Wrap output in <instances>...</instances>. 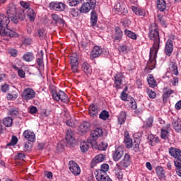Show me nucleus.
Instances as JSON below:
<instances>
[{
  "mask_svg": "<svg viewBox=\"0 0 181 181\" xmlns=\"http://www.w3.org/2000/svg\"><path fill=\"white\" fill-rule=\"evenodd\" d=\"M170 69L173 74H175V76H177L179 74V72L177 71V65H176L175 62H171L170 64Z\"/></svg>",
  "mask_w": 181,
  "mask_h": 181,
  "instance_id": "obj_42",
  "label": "nucleus"
},
{
  "mask_svg": "<svg viewBox=\"0 0 181 181\" xmlns=\"http://www.w3.org/2000/svg\"><path fill=\"white\" fill-rule=\"evenodd\" d=\"M49 8L57 12H63L66 9V4L63 2L52 1L49 3Z\"/></svg>",
  "mask_w": 181,
  "mask_h": 181,
  "instance_id": "obj_9",
  "label": "nucleus"
},
{
  "mask_svg": "<svg viewBox=\"0 0 181 181\" xmlns=\"http://www.w3.org/2000/svg\"><path fill=\"white\" fill-rule=\"evenodd\" d=\"M114 9H115V11H116V12H122V6H121V3H117L115 5Z\"/></svg>",
  "mask_w": 181,
  "mask_h": 181,
  "instance_id": "obj_52",
  "label": "nucleus"
},
{
  "mask_svg": "<svg viewBox=\"0 0 181 181\" xmlns=\"http://www.w3.org/2000/svg\"><path fill=\"white\" fill-rule=\"evenodd\" d=\"M96 6V1L95 0H91L90 4L88 3H84L82 4L81 8H79V11L81 13H88L90 11H94L95 9Z\"/></svg>",
  "mask_w": 181,
  "mask_h": 181,
  "instance_id": "obj_5",
  "label": "nucleus"
},
{
  "mask_svg": "<svg viewBox=\"0 0 181 181\" xmlns=\"http://www.w3.org/2000/svg\"><path fill=\"white\" fill-rule=\"evenodd\" d=\"M173 90H168L165 93H164L163 95V101H165L167 98H169V97H170V95L173 94Z\"/></svg>",
  "mask_w": 181,
  "mask_h": 181,
  "instance_id": "obj_49",
  "label": "nucleus"
},
{
  "mask_svg": "<svg viewBox=\"0 0 181 181\" xmlns=\"http://www.w3.org/2000/svg\"><path fill=\"white\" fill-rule=\"evenodd\" d=\"M102 135L103 129L98 127L91 132L90 137L88 139V142H90V145H91V146H96L95 142H97L98 138H100V136H102Z\"/></svg>",
  "mask_w": 181,
  "mask_h": 181,
  "instance_id": "obj_3",
  "label": "nucleus"
},
{
  "mask_svg": "<svg viewBox=\"0 0 181 181\" xmlns=\"http://www.w3.org/2000/svg\"><path fill=\"white\" fill-rule=\"evenodd\" d=\"M175 166L176 168L177 175L181 177V163H175Z\"/></svg>",
  "mask_w": 181,
  "mask_h": 181,
  "instance_id": "obj_50",
  "label": "nucleus"
},
{
  "mask_svg": "<svg viewBox=\"0 0 181 181\" xmlns=\"http://www.w3.org/2000/svg\"><path fill=\"white\" fill-rule=\"evenodd\" d=\"M110 169V165H108V164H103L100 167V170H98L95 172V173H107V172H108Z\"/></svg>",
  "mask_w": 181,
  "mask_h": 181,
  "instance_id": "obj_36",
  "label": "nucleus"
},
{
  "mask_svg": "<svg viewBox=\"0 0 181 181\" xmlns=\"http://www.w3.org/2000/svg\"><path fill=\"white\" fill-rule=\"evenodd\" d=\"M59 101H62V103L69 102V97L63 90H59Z\"/></svg>",
  "mask_w": 181,
  "mask_h": 181,
  "instance_id": "obj_38",
  "label": "nucleus"
},
{
  "mask_svg": "<svg viewBox=\"0 0 181 181\" xmlns=\"http://www.w3.org/2000/svg\"><path fill=\"white\" fill-rule=\"evenodd\" d=\"M23 60L25 62H32L33 59H35V57L33 56V53L32 52H26L23 57Z\"/></svg>",
  "mask_w": 181,
  "mask_h": 181,
  "instance_id": "obj_40",
  "label": "nucleus"
},
{
  "mask_svg": "<svg viewBox=\"0 0 181 181\" xmlns=\"http://www.w3.org/2000/svg\"><path fill=\"white\" fill-rule=\"evenodd\" d=\"M82 70L87 76H88V74H91L93 71L91 67H90V64H88L87 62L82 64Z\"/></svg>",
  "mask_w": 181,
  "mask_h": 181,
  "instance_id": "obj_28",
  "label": "nucleus"
},
{
  "mask_svg": "<svg viewBox=\"0 0 181 181\" xmlns=\"http://www.w3.org/2000/svg\"><path fill=\"white\" fill-rule=\"evenodd\" d=\"M60 91L59 92H54L52 93V97L55 101H60Z\"/></svg>",
  "mask_w": 181,
  "mask_h": 181,
  "instance_id": "obj_53",
  "label": "nucleus"
},
{
  "mask_svg": "<svg viewBox=\"0 0 181 181\" xmlns=\"http://www.w3.org/2000/svg\"><path fill=\"white\" fill-rule=\"evenodd\" d=\"M132 11L135 13L136 15H139V16H145V10L136 7V6H132Z\"/></svg>",
  "mask_w": 181,
  "mask_h": 181,
  "instance_id": "obj_25",
  "label": "nucleus"
},
{
  "mask_svg": "<svg viewBox=\"0 0 181 181\" xmlns=\"http://www.w3.org/2000/svg\"><path fill=\"white\" fill-rule=\"evenodd\" d=\"M21 6H23V8H25V9H28V10L30 9V4H29V3H28V2L21 1Z\"/></svg>",
  "mask_w": 181,
  "mask_h": 181,
  "instance_id": "obj_61",
  "label": "nucleus"
},
{
  "mask_svg": "<svg viewBox=\"0 0 181 181\" xmlns=\"http://www.w3.org/2000/svg\"><path fill=\"white\" fill-rule=\"evenodd\" d=\"M156 170L159 177H162V179L165 177V170L163 169V168L158 166L156 168Z\"/></svg>",
  "mask_w": 181,
  "mask_h": 181,
  "instance_id": "obj_41",
  "label": "nucleus"
},
{
  "mask_svg": "<svg viewBox=\"0 0 181 181\" xmlns=\"http://www.w3.org/2000/svg\"><path fill=\"white\" fill-rule=\"evenodd\" d=\"M130 106L132 108V110H136V102L135 101V100H134V98H132V101L130 102Z\"/></svg>",
  "mask_w": 181,
  "mask_h": 181,
  "instance_id": "obj_62",
  "label": "nucleus"
},
{
  "mask_svg": "<svg viewBox=\"0 0 181 181\" xmlns=\"http://www.w3.org/2000/svg\"><path fill=\"white\" fill-rule=\"evenodd\" d=\"M35 97H36V93L30 88H26L23 91L22 98L23 100H25V101L33 100Z\"/></svg>",
  "mask_w": 181,
  "mask_h": 181,
  "instance_id": "obj_7",
  "label": "nucleus"
},
{
  "mask_svg": "<svg viewBox=\"0 0 181 181\" xmlns=\"http://www.w3.org/2000/svg\"><path fill=\"white\" fill-rule=\"evenodd\" d=\"M69 4L70 6H76L80 4V1L78 0H69Z\"/></svg>",
  "mask_w": 181,
  "mask_h": 181,
  "instance_id": "obj_59",
  "label": "nucleus"
},
{
  "mask_svg": "<svg viewBox=\"0 0 181 181\" xmlns=\"http://www.w3.org/2000/svg\"><path fill=\"white\" fill-rule=\"evenodd\" d=\"M119 53H123V54L127 53V46H125V45L120 46L119 47Z\"/></svg>",
  "mask_w": 181,
  "mask_h": 181,
  "instance_id": "obj_60",
  "label": "nucleus"
},
{
  "mask_svg": "<svg viewBox=\"0 0 181 181\" xmlns=\"http://www.w3.org/2000/svg\"><path fill=\"white\" fill-rule=\"evenodd\" d=\"M124 35L129 37L130 39H133V40H136L137 36L136 34L129 30H124Z\"/></svg>",
  "mask_w": 181,
  "mask_h": 181,
  "instance_id": "obj_35",
  "label": "nucleus"
},
{
  "mask_svg": "<svg viewBox=\"0 0 181 181\" xmlns=\"http://www.w3.org/2000/svg\"><path fill=\"white\" fill-rule=\"evenodd\" d=\"M27 12H28L27 16L28 19L31 21V22L35 21L36 18V13H35V10L30 8L28 9Z\"/></svg>",
  "mask_w": 181,
  "mask_h": 181,
  "instance_id": "obj_30",
  "label": "nucleus"
},
{
  "mask_svg": "<svg viewBox=\"0 0 181 181\" xmlns=\"http://www.w3.org/2000/svg\"><path fill=\"white\" fill-rule=\"evenodd\" d=\"M23 136L25 139H27L28 142H35L36 141V135H35V132H31L30 130L24 131Z\"/></svg>",
  "mask_w": 181,
  "mask_h": 181,
  "instance_id": "obj_12",
  "label": "nucleus"
},
{
  "mask_svg": "<svg viewBox=\"0 0 181 181\" xmlns=\"http://www.w3.org/2000/svg\"><path fill=\"white\" fill-rule=\"evenodd\" d=\"M99 118L100 119H103V121H107V119L110 118V113L108 112V111L104 110L99 115Z\"/></svg>",
  "mask_w": 181,
  "mask_h": 181,
  "instance_id": "obj_37",
  "label": "nucleus"
},
{
  "mask_svg": "<svg viewBox=\"0 0 181 181\" xmlns=\"http://www.w3.org/2000/svg\"><path fill=\"white\" fill-rule=\"evenodd\" d=\"M93 159L98 163H100V162H103L104 160V159H105V156L103 155V154H99V155L96 156Z\"/></svg>",
  "mask_w": 181,
  "mask_h": 181,
  "instance_id": "obj_46",
  "label": "nucleus"
},
{
  "mask_svg": "<svg viewBox=\"0 0 181 181\" xmlns=\"http://www.w3.org/2000/svg\"><path fill=\"white\" fill-rule=\"evenodd\" d=\"M173 52V41L168 40L165 47V54L166 56H171Z\"/></svg>",
  "mask_w": 181,
  "mask_h": 181,
  "instance_id": "obj_14",
  "label": "nucleus"
},
{
  "mask_svg": "<svg viewBox=\"0 0 181 181\" xmlns=\"http://www.w3.org/2000/svg\"><path fill=\"white\" fill-rule=\"evenodd\" d=\"M116 171L115 172L116 177L119 180H122V177H124V175L122 174V171H121V168H119V165L117 164L115 167Z\"/></svg>",
  "mask_w": 181,
  "mask_h": 181,
  "instance_id": "obj_34",
  "label": "nucleus"
},
{
  "mask_svg": "<svg viewBox=\"0 0 181 181\" xmlns=\"http://www.w3.org/2000/svg\"><path fill=\"white\" fill-rule=\"evenodd\" d=\"M8 100H16L18 98V94L16 93H9L7 95Z\"/></svg>",
  "mask_w": 181,
  "mask_h": 181,
  "instance_id": "obj_57",
  "label": "nucleus"
},
{
  "mask_svg": "<svg viewBox=\"0 0 181 181\" xmlns=\"http://www.w3.org/2000/svg\"><path fill=\"white\" fill-rule=\"evenodd\" d=\"M95 176L98 181H112L107 173H101L100 171L99 173H95Z\"/></svg>",
  "mask_w": 181,
  "mask_h": 181,
  "instance_id": "obj_16",
  "label": "nucleus"
},
{
  "mask_svg": "<svg viewBox=\"0 0 181 181\" xmlns=\"http://www.w3.org/2000/svg\"><path fill=\"white\" fill-rule=\"evenodd\" d=\"M148 37L153 40L152 47L150 49V59L147 63L146 69L153 70L156 66V56L160 45V38L159 37V30L156 23H153L150 26Z\"/></svg>",
  "mask_w": 181,
  "mask_h": 181,
  "instance_id": "obj_1",
  "label": "nucleus"
},
{
  "mask_svg": "<svg viewBox=\"0 0 181 181\" xmlns=\"http://www.w3.org/2000/svg\"><path fill=\"white\" fill-rule=\"evenodd\" d=\"M127 119V112H122L118 117V124L119 125H122L125 123V121Z\"/></svg>",
  "mask_w": 181,
  "mask_h": 181,
  "instance_id": "obj_32",
  "label": "nucleus"
},
{
  "mask_svg": "<svg viewBox=\"0 0 181 181\" xmlns=\"http://www.w3.org/2000/svg\"><path fill=\"white\" fill-rule=\"evenodd\" d=\"M122 156H124V147L119 146L113 151V160L118 162V160L122 159Z\"/></svg>",
  "mask_w": 181,
  "mask_h": 181,
  "instance_id": "obj_10",
  "label": "nucleus"
},
{
  "mask_svg": "<svg viewBox=\"0 0 181 181\" xmlns=\"http://www.w3.org/2000/svg\"><path fill=\"white\" fill-rule=\"evenodd\" d=\"M125 85H127V81H125V76L122 73H118L115 76V86L116 88H122Z\"/></svg>",
  "mask_w": 181,
  "mask_h": 181,
  "instance_id": "obj_4",
  "label": "nucleus"
},
{
  "mask_svg": "<svg viewBox=\"0 0 181 181\" xmlns=\"http://www.w3.org/2000/svg\"><path fill=\"white\" fill-rule=\"evenodd\" d=\"M169 153L170 156L175 158L174 164L176 165V163H181V151L179 148L171 147L169 148Z\"/></svg>",
  "mask_w": 181,
  "mask_h": 181,
  "instance_id": "obj_6",
  "label": "nucleus"
},
{
  "mask_svg": "<svg viewBox=\"0 0 181 181\" xmlns=\"http://www.w3.org/2000/svg\"><path fill=\"white\" fill-rule=\"evenodd\" d=\"M122 168H128L131 165V156L129 153H125L124 158L119 163Z\"/></svg>",
  "mask_w": 181,
  "mask_h": 181,
  "instance_id": "obj_13",
  "label": "nucleus"
},
{
  "mask_svg": "<svg viewBox=\"0 0 181 181\" xmlns=\"http://www.w3.org/2000/svg\"><path fill=\"white\" fill-rule=\"evenodd\" d=\"M37 35L39 36V37H40L41 39H43V37H45V29H39L37 30Z\"/></svg>",
  "mask_w": 181,
  "mask_h": 181,
  "instance_id": "obj_56",
  "label": "nucleus"
},
{
  "mask_svg": "<svg viewBox=\"0 0 181 181\" xmlns=\"http://www.w3.org/2000/svg\"><path fill=\"white\" fill-rule=\"evenodd\" d=\"M123 33L122 30H121V28L119 27H116L115 28V37H113L114 40H122V39Z\"/></svg>",
  "mask_w": 181,
  "mask_h": 181,
  "instance_id": "obj_22",
  "label": "nucleus"
},
{
  "mask_svg": "<svg viewBox=\"0 0 181 181\" xmlns=\"http://www.w3.org/2000/svg\"><path fill=\"white\" fill-rule=\"evenodd\" d=\"M157 8L161 12L166 9V2L165 0H157Z\"/></svg>",
  "mask_w": 181,
  "mask_h": 181,
  "instance_id": "obj_27",
  "label": "nucleus"
},
{
  "mask_svg": "<svg viewBox=\"0 0 181 181\" xmlns=\"http://www.w3.org/2000/svg\"><path fill=\"white\" fill-rule=\"evenodd\" d=\"M66 125H68V127H74V125H76L74 122L71 119L66 120Z\"/></svg>",
  "mask_w": 181,
  "mask_h": 181,
  "instance_id": "obj_64",
  "label": "nucleus"
},
{
  "mask_svg": "<svg viewBox=\"0 0 181 181\" xmlns=\"http://www.w3.org/2000/svg\"><path fill=\"white\" fill-rule=\"evenodd\" d=\"M98 115V107H97V105H95V104H91L89 106V115H90V117H97V115Z\"/></svg>",
  "mask_w": 181,
  "mask_h": 181,
  "instance_id": "obj_21",
  "label": "nucleus"
},
{
  "mask_svg": "<svg viewBox=\"0 0 181 181\" xmlns=\"http://www.w3.org/2000/svg\"><path fill=\"white\" fill-rule=\"evenodd\" d=\"M65 139L68 145H74V144H76V139H74V132H73L71 129H67Z\"/></svg>",
  "mask_w": 181,
  "mask_h": 181,
  "instance_id": "obj_11",
  "label": "nucleus"
},
{
  "mask_svg": "<svg viewBox=\"0 0 181 181\" xmlns=\"http://www.w3.org/2000/svg\"><path fill=\"white\" fill-rule=\"evenodd\" d=\"M8 17L5 16L4 14H0V35L1 36H9L10 37H18L19 34L16 32L8 28L9 25Z\"/></svg>",
  "mask_w": 181,
  "mask_h": 181,
  "instance_id": "obj_2",
  "label": "nucleus"
},
{
  "mask_svg": "<svg viewBox=\"0 0 181 181\" xmlns=\"http://www.w3.org/2000/svg\"><path fill=\"white\" fill-rule=\"evenodd\" d=\"M124 136V142L126 148H127V149H131L134 145V143L132 142V139H131V136H129V133L128 132H125Z\"/></svg>",
  "mask_w": 181,
  "mask_h": 181,
  "instance_id": "obj_15",
  "label": "nucleus"
},
{
  "mask_svg": "<svg viewBox=\"0 0 181 181\" xmlns=\"http://www.w3.org/2000/svg\"><path fill=\"white\" fill-rule=\"evenodd\" d=\"M69 169L70 172H71L74 176H78L80 173H81V169H80V166L77 163L74 162V160H70L69 162Z\"/></svg>",
  "mask_w": 181,
  "mask_h": 181,
  "instance_id": "obj_8",
  "label": "nucleus"
},
{
  "mask_svg": "<svg viewBox=\"0 0 181 181\" xmlns=\"http://www.w3.org/2000/svg\"><path fill=\"white\" fill-rule=\"evenodd\" d=\"M8 53L13 57H16V56H18V50H16L15 49H8Z\"/></svg>",
  "mask_w": 181,
  "mask_h": 181,
  "instance_id": "obj_54",
  "label": "nucleus"
},
{
  "mask_svg": "<svg viewBox=\"0 0 181 181\" xmlns=\"http://www.w3.org/2000/svg\"><path fill=\"white\" fill-rule=\"evenodd\" d=\"M95 146H92L93 149H98V151H105L108 148V144L105 142H102L100 144L98 145L97 141H95Z\"/></svg>",
  "mask_w": 181,
  "mask_h": 181,
  "instance_id": "obj_26",
  "label": "nucleus"
},
{
  "mask_svg": "<svg viewBox=\"0 0 181 181\" xmlns=\"http://www.w3.org/2000/svg\"><path fill=\"white\" fill-rule=\"evenodd\" d=\"M52 18L53 21H54L55 23H61L62 25H64V20L62 18H60V16H59V15L57 14H52Z\"/></svg>",
  "mask_w": 181,
  "mask_h": 181,
  "instance_id": "obj_33",
  "label": "nucleus"
},
{
  "mask_svg": "<svg viewBox=\"0 0 181 181\" xmlns=\"http://www.w3.org/2000/svg\"><path fill=\"white\" fill-rule=\"evenodd\" d=\"M71 15L74 17L78 16V8H71Z\"/></svg>",
  "mask_w": 181,
  "mask_h": 181,
  "instance_id": "obj_55",
  "label": "nucleus"
},
{
  "mask_svg": "<svg viewBox=\"0 0 181 181\" xmlns=\"http://www.w3.org/2000/svg\"><path fill=\"white\" fill-rule=\"evenodd\" d=\"M98 21V16L95 11H92L90 13V23L92 26H95L97 25V21Z\"/></svg>",
  "mask_w": 181,
  "mask_h": 181,
  "instance_id": "obj_24",
  "label": "nucleus"
},
{
  "mask_svg": "<svg viewBox=\"0 0 181 181\" xmlns=\"http://www.w3.org/2000/svg\"><path fill=\"white\" fill-rule=\"evenodd\" d=\"M91 127V124L88 122H84L81 124H80L78 127V131L81 134H87L88 131H90V127Z\"/></svg>",
  "mask_w": 181,
  "mask_h": 181,
  "instance_id": "obj_17",
  "label": "nucleus"
},
{
  "mask_svg": "<svg viewBox=\"0 0 181 181\" xmlns=\"http://www.w3.org/2000/svg\"><path fill=\"white\" fill-rule=\"evenodd\" d=\"M147 94L149 98H155L156 97V93L149 88H147Z\"/></svg>",
  "mask_w": 181,
  "mask_h": 181,
  "instance_id": "obj_51",
  "label": "nucleus"
},
{
  "mask_svg": "<svg viewBox=\"0 0 181 181\" xmlns=\"http://www.w3.org/2000/svg\"><path fill=\"white\" fill-rule=\"evenodd\" d=\"M38 56H40V57L37 59V63L40 67H43V51L41 50Z\"/></svg>",
  "mask_w": 181,
  "mask_h": 181,
  "instance_id": "obj_43",
  "label": "nucleus"
},
{
  "mask_svg": "<svg viewBox=\"0 0 181 181\" xmlns=\"http://www.w3.org/2000/svg\"><path fill=\"white\" fill-rule=\"evenodd\" d=\"M147 81L151 88H155V87H156V81H155V78L152 74L149 75L148 78H147Z\"/></svg>",
  "mask_w": 181,
  "mask_h": 181,
  "instance_id": "obj_31",
  "label": "nucleus"
},
{
  "mask_svg": "<svg viewBox=\"0 0 181 181\" xmlns=\"http://www.w3.org/2000/svg\"><path fill=\"white\" fill-rule=\"evenodd\" d=\"M80 148L81 152H87V151H88V149L90 148V142H88V139H87V142H81L80 144Z\"/></svg>",
  "mask_w": 181,
  "mask_h": 181,
  "instance_id": "obj_29",
  "label": "nucleus"
},
{
  "mask_svg": "<svg viewBox=\"0 0 181 181\" xmlns=\"http://www.w3.org/2000/svg\"><path fill=\"white\" fill-rule=\"evenodd\" d=\"M9 115L11 117H18V115H19V110L15 108H12L9 110Z\"/></svg>",
  "mask_w": 181,
  "mask_h": 181,
  "instance_id": "obj_48",
  "label": "nucleus"
},
{
  "mask_svg": "<svg viewBox=\"0 0 181 181\" xmlns=\"http://www.w3.org/2000/svg\"><path fill=\"white\" fill-rule=\"evenodd\" d=\"M169 135V129H166V128L161 129V138L162 139H168V136Z\"/></svg>",
  "mask_w": 181,
  "mask_h": 181,
  "instance_id": "obj_44",
  "label": "nucleus"
},
{
  "mask_svg": "<svg viewBox=\"0 0 181 181\" xmlns=\"http://www.w3.org/2000/svg\"><path fill=\"white\" fill-rule=\"evenodd\" d=\"M152 124H153V117H150L146 120V126L151 127H152Z\"/></svg>",
  "mask_w": 181,
  "mask_h": 181,
  "instance_id": "obj_58",
  "label": "nucleus"
},
{
  "mask_svg": "<svg viewBox=\"0 0 181 181\" xmlns=\"http://www.w3.org/2000/svg\"><path fill=\"white\" fill-rule=\"evenodd\" d=\"M6 13L8 18H12L16 16V6L13 4H10L7 8Z\"/></svg>",
  "mask_w": 181,
  "mask_h": 181,
  "instance_id": "obj_20",
  "label": "nucleus"
},
{
  "mask_svg": "<svg viewBox=\"0 0 181 181\" xmlns=\"http://www.w3.org/2000/svg\"><path fill=\"white\" fill-rule=\"evenodd\" d=\"M18 144V137L16 136H13L11 141L7 144V146H14Z\"/></svg>",
  "mask_w": 181,
  "mask_h": 181,
  "instance_id": "obj_45",
  "label": "nucleus"
},
{
  "mask_svg": "<svg viewBox=\"0 0 181 181\" xmlns=\"http://www.w3.org/2000/svg\"><path fill=\"white\" fill-rule=\"evenodd\" d=\"M16 158L17 159H20L21 160H23V159H25V154L22 153H18L16 156Z\"/></svg>",
  "mask_w": 181,
  "mask_h": 181,
  "instance_id": "obj_63",
  "label": "nucleus"
},
{
  "mask_svg": "<svg viewBox=\"0 0 181 181\" xmlns=\"http://www.w3.org/2000/svg\"><path fill=\"white\" fill-rule=\"evenodd\" d=\"M101 53H103V49L98 46H95L91 52V58L97 59V57H100Z\"/></svg>",
  "mask_w": 181,
  "mask_h": 181,
  "instance_id": "obj_19",
  "label": "nucleus"
},
{
  "mask_svg": "<svg viewBox=\"0 0 181 181\" xmlns=\"http://www.w3.org/2000/svg\"><path fill=\"white\" fill-rule=\"evenodd\" d=\"M3 124L4 125H5V127L9 128L10 127H12V124H13V120L12 119V117H8L3 119Z\"/></svg>",
  "mask_w": 181,
  "mask_h": 181,
  "instance_id": "obj_39",
  "label": "nucleus"
},
{
  "mask_svg": "<svg viewBox=\"0 0 181 181\" xmlns=\"http://www.w3.org/2000/svg\"><path fill=\"white\" fill-rule=\"evenodd\" d=\"M32 143H25L24 145L23 150L25 152H30L32 148H33Z\"/></svg>",
  "mask_w": 181,
  "mask_h": 181,
  "instance_id": "obj_47",
  "label": "nucleus"
},
{
  "mask_svg": "<svg viewBox=\"0 0 181 181\" xmlns=\"http://www.w3.org/2000/svg\"><path fill=\"white\" fill-rule=\"evenodd\" d=\"M71 67L74 73H77V71H78V59L77 57H71Z\"/></svg>",
  "mask_w": 181,
  "mask_h": 181,
  "instance_id": "obj_18",
  "label": "nucleus"
},
{
  "mask_svg": "<svg viewBox=\"0 0 181 181\" xmlns=\"http://www.w3.org/2000/svg\"><path fill=\"white\" fill-rule=\"evenodd\" d=\"M172 125L174 128V129H175L177 131V132H179L181 131V122H180V119L179 118H175L173 121Z\"/></svg>",
  "mask_w": 181,
  "mask_h": 181,
  "instance_id": "obj_23",
  "label": "nucleus"
}]
</instances>
